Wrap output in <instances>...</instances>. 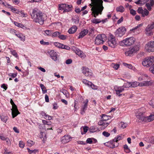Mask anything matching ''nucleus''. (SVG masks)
Listing matches in <instances>:
<instances>
[{"instance_id":"30","label":"nucleus","mask_w":154,"mask_h":154,"mask_svg":"<svg viewBox=\"0 0 154 154\" xmlns=\"http://www.w3.org/2000/svg\"><path fill=\"white\" fill-rule=\"evenodd\" d=\"M154 5V2L153 1H151L149 3H147L146 4V6L148 10H151V7Z\"/></svg>"},{"instance_id":"39","label":"nucleus","mask_w":154,"mask_h":154,"mask_svg":"<svg viewBox=\"0 0 154 154\" xmlns=\"http://www.w3.org/2000/svg\"><path fill=\"white\" fill-rule=\"evenodd\" d=\"M1 118L2 121L6 123L8 119V117L6 116H4L3 115L1 116Z\"/></svg>"},{"instance_id":"45","label":"nucleus","mask_w":154,"mask_h":154,"mask_svg":"<svg viewBox=\"0 0 154 154\" xmlns=\"http://www.w3.org/2000/svg\"><path fill=\"white\" fill-rule=\"evenodd\" d=\"M82 82L85 85L89 86L91 84V82L89 81L86 79H83Z\"/></svg>"},{"instance_id":"49","label":"nucleus","mask_w":154,"mask_h":154,"mask_svg":"<svg viewBox=\"0 0 154 154\" xmlns=\"http://www.w3.org/2000/svg\"><path fill=\"white\" fill-rule=\"evenodd\" d=\"M89 86L91 87L92 89L94 90H97L98 88V86L94 85L92 82L91 84Z\"/></svg>"},{"instance_id":"56","label":"nucleus","mask_w":154,"mask_h":154,"mask_svg":"<svg viewBox=\"0 0 154 154\" xmlns=\"http://www.w3.org/2000/svg\"><path fill=\"white\" fill-rule=\"evenodd\" d=\"M102 134L104 136L106 137H108L110 135V134L109 133L106 131H103L102 133Z\"/></svg>"},{"instance_id":"5","label":"nucleus","mask_w":154,"mask_h":154,"mask_svg":"<svg viewBox=\"0 0 154 154\" xmlns=\"http://www.w3.org/2000/svg\"><path fill=\"white\" fill-rule=\"evenodd\" d=\"M154 62V57L150 56L144 59L142 62L143 65L147 67H149Z\"/></svg>"},{"instance_id":"4","label":"nucleus","mask_w":154,"mask_h":154,"mask_svg":"<svg viewBox=\"0 0 154 154\" xmlns=\"http://www.w3.org/2000/svg\"><path fill=\"white\" fill-rule=\"evenodd\" d=\"M135 40V38L133 37L127 38L120 42V45L122 46H130L133 44Z\"/></svg>"},{"instance_id":"59","label":"nucleus","mask_w":154,"mask_h":154,"mask_svg":"<svg viewBox=\"0 0 154 154\" xmlns=\"http://www.w3.org/2000/svg\"><path fill=\"white\" fill-rule=\"evenodd\" d=\"M142 26H143V24L142 23L139 24L136 27H134V28L132 29H131V30L132 31H133L134 30H135L136 29H139L140 27H141Z\"/></svg>"},{"instance_id":"13","label":"nucleus","mask_w":154,"mask_h":154,"mask_svg":"<svg viewBox=\"0 0 154 154\" xmlns=\"http://www.w3.org/2000/svg\"><path fill=\"white\" fill-rule=\"evenodd\" d=\"M140 75L138 78V80L140 81H142L143 80H149V77L146 74L140 73L139 74Z\"/></svg>"},{"instance_id":"11","label":"nucleus","mask_w":154,"mask_h":154,"mask_svg":"<svg viewBox=\"0 0 154 154\" xmlns=\"http://www.w3.org/2000/svg\"><path fill=\"white\" fill-rule=\"evenodd\" d=\"M82 72L87 76L90 77L92 75L91 70L85 67H83L82 68Z\"/></svg>"},{"instance_id":"18","label":"nucleus","mask_w":154,"mask_h":154,"mask_svg":"<svg viewBox=\"0 0 154 154\" xmlns=\"http://www.w3.org/2000/svg\"><path fill=\"white\" fill-rule=\"evenodd\" d=\"M144 119V121H142V122H149L152 121L154 120V115H150L149 116H145Z\"/></svg>"},{"instance_id":"60","label":"nucleus","mask_w":154,"mask_h":154,"mask_svg":"<svg viewBox=\"0 0 154 154\" xmlns=\"http://www.w3.org/2000/svg\"><path fill=\"white\" fill-rule=\"evenodd\" d=\"M11 54L15 57H18L17 53L15 51L13 50L11 51Z\"/></svg>"},{"instance_id":"63","label":"nucleus","mask_w":154,"mask_h":154,"mask_svg":"<svg viewBox=\"0 0 154 154\" xmlns=\"http://www.w3.org/2000/svg\"><path fill=\"white\" fill-rule=\"evenodd\" d=\"M149 103L150 105L153 107L154 106V99H152L150 101Z\"/></svg>"},{"instance_id":"43","label":"nucleus","mask_w":154,"mask_h":154,"mask_svg":"<svg viewBox=\"0 0 154 154\" xmlns=\"http://www.w3.org/2000/svg\"><path fill=\"white\" fill-rule=\"evenodd\" d=\"M127 125L128 124L127 123L123 122H121L119 124V125L121 126V128L123 129L126 128L127 127Z\"/></svg>"},{"instance_id":"14","label":"nucleus","mask_w":154,"mask_h":154,"mask_svg":"<svg viewBox=\"0 0 154 154\" xmlns=\"http://www.w3.org/2000/svg\"><path fill=\"white\" fill-rule=\"evenodd\" d=\"M114 90L116 91V94L119 96H120L122 94H120V93L123 91L124 90V88L123 87H118L117 86H115L114 87Z\"/></svg>"},{"instance_id":"62","label":"nucleus","mask_w":154,"mask_h":154,"mask_svg":"<svg viewBox=\"0 0 154 154\" xmlns=\"http://www.w3.org/2000/svg\"><path fill=\"white\" fill-rule=\"evenodd\" d=\"M19 146L21 148H23L24 146V144L23 141H20L19 142Z\"/></svg>"},{"instance_id":"64","label":"nucleus","mask_w":154,"mask_h":154,"mask_svg":"<svg viewBox=\"0 0 154 154\" xmlns=\"http://www.w3.org/2000/svg\"><path fill=\"white\" fill-rule=\"evenodd\" d=\"M149 141L151 143L154 144V138L153 137H151L149 139Z\"/></svg>"},{"instance_id":"36","label":"nucleus","mask_w":154,"mask_h":154,"mask_svg":"<svg viewBox=\"0 0 154 154\" xmlns=\"http://www.w3.org/2000/svg\"><path fill=\"white\" fill-rule=\"evenodd\" d=\"M89 130L91 132H94L97 131L98 130V128L94 126H91Z\"/></svg>"},{"instance_id":"58","label":"nucleus","mask_w":154,"mask_h":154,"mask_svg":"<svg viewBox=\"0 0 154 154\" xmlns=\"http://www.w3.org/2000/svg\"><path fill=\"white\" fill-rule=\"evenodd\" d=\"M135 3L137 4L140 5H143L144 4V2L141 0H138L136 2H135Z\"/></svg>"},{"instance_id":"33","label":"nucleus","mask_w":154,"mask_h":154,"mask_svg":"<svg viewBox=\"0 0 154 154\" xmlns=\"http://www.w3.org/2000/svg\"><path fill=\"white\" fill-rule=\"evenodd\" d=\"M120 65L119 64L112 63L111 65V66L115 70H117L119 68Z\"/></svg>"},{"instance_id":"23","label":"nucleus","mask_w":154,"mask_h":154,"mask_svg":"<svg viewBox=\"0 0 154 154\" xmlns=\"http://www.w3.org/2000/svg\"><path fill=\"white\" fill-rule=\"evenodd\" d=\"M75 53L81 58H84L85 57V55L84 53L79 49H76Z\"/></svg>"},{"instance_id":"27","label":"nucleus","mask_w":154,"mask_h":154,"mask_svg":"<svg viewBox=\"0 0 154 154\" xmlns=\"http://www.w3.org/2000/svg\"><path fill=\"white\" fill-rule=\"evenodd\" d=\"M15 35L19 38L21 40L23 41H25V36L23 34L18 32L17 34H15Z\"/></svg>"},{"instance_id":"34","label":"nucleus","mask_w":154,"mask_h":154,"mask_svg":"<svg viewBox=\"0 0 154 154\" xmlns=\"http://www.w3.org/2000/svg\"><path fill=\"white\" fill-rule=\"evenodd\" d=\"M132 50L131 48L128 51L125 52V55L127 56H131L133 53H134Z\"/></svg>"},{"instance_id":"40","label":"nucleus","mask_w":154,"mask_h":154,"mask_svg":"<svg viewBox=\"0 0 154 154\" xmlns=\"http://www.w3.org/2000/svg\"><path fill=\"white\" fill-rule=\"evenodd\" d=\"M48 36H51L52 30H46L44 31Z\"/></svg>"},{"instance_id":"28","label":"nucleus","mask_w":154,"mask_h":154,"mask_svg":"<svg viewBox=\"0 0 154 154\" xmlns=\"http://www.w3.org/2000/svg\"><path fill=\"white\" fill-rule=\"evenodd\" d=\"M41 114L42 116H44V118L46 120H50L52 119V117L51 116L46 114L45 112L42 111L41 112Z\"/></svg>"},{"instance_id":"51","label":"nucleus","mask_w":154,"mask_h":154,"mask_svg":"<svg viewBox=\"0 0 154 154\" xmlns=\"http://www.w3.org/2000/svg\"><path fill=\"white\" fill-rule=\"evenodd\" d=\"M27 143L28 146H31L34 144V142L31 140H28L27 141Z\"/></svg>"},{"instance_id":"16","label":"nucleus","mask_w":154,"mask_h":154,"mask_svg":"<svg viewBox=\"0 0 154 154\" xmlns=\"http://www.w3.org/2000/svg\"><path fill=\"white\" fill-rule=\"evenodd\" d=\"M110 123V122H106V121L100 120L98 122V125L101 126V128L103 129H104L108 126Z\"/></svg>"},{"instance_id":"61","label":"nucleus","mask_w":154,"mask_h":154,"mask_svg":"<svg viewBox=\"0 0 154 154\" xmlns=\"http://www.w3.org/2000/svg\"><path fill=\"white\" fill-rule=\"evenodd\" d=\"M94 139V138H88L86 140V142L87 143L91 144L92 143V139Z\"/></svg>"},{"instance_id":"44","label":"nucleus","mask_w":154,"mask_h":154,"mask_svg":"<svg viewBox=\"0 0 154 154\" xmlns=\"http://www.w3.org/2000/svg\"><path fill=\"white\" fill-rule=\"evenodd\" d=\"M54 44L55 46L59 48H62L63 47L62 46H63V44L57 42H54Z\"/></svg>"},{"instance_id":"32","label":"nucleus","mask_w":154,"mask_h":154,"mask_svg":"<svg viewBox=\"0 0 154 154\" xmlns=\"http://www.w3.org/2000/svg\"><path fill=\"white\" fill-rule=\"evenodd\" d=\"M131 86L133 87H136L138 86H140V83L137 82H131Z\"/></svg>"},{"instance_id":"25","label":"nucleus","mask_w":154,"mask_h":154,"mask_svg":"<svg viewBox=\"0 0 154 154\" xmlns=\"http://www.w3.org/2000/svg\"><path fill=\"white\" fill-rule=\"evenodd\" d=\"M137 11L138 13L141 14L143 17L147 16L149 13L148 10H137Z\"/></svg>"},{"instance_id":"29","label":"nucleus","mask_w":154,"mask_h":154,"mask_svg":"<svg viewBox=\"0 0 154 154\" xmlns=\"http://www.w3.org/2000/svg\"><path fill=\"white\" fill-rule=\"evenodd\" d=\"M92 14L95 17H96L99 14H101L102 10H92Z\"/></svg>"},{"instance_id":"22","label":"nucleus","mask_w":154,"mask_h":154,"mask_svg":"<svg viewBox=\"0 0 154 154\" xmlns=\"http://www.w3.org/2000/svg\"><path fill=\"white\" fill-rule=\"evenodd\" d=\"M88 32V30L87 29H84L82 31L79 33V35L78 37V38H83Z\"/></svg>"},{"instance_id":"19","label":"nucleus","mask_w":154,"mask_h":154,"mask_svg":"<svg viewBox=\"0 0 154 154\" xmlns=\"http://www.w3.org/2000/svg\"><path fill=\"white\" fill-rule=\"evenodd\" d=\"M0 4L3 5L7 8L11 10H15V9L10 5L8 4L4 0H0Z\"/></svg>"},{"instance_id":"17","label":"nucleus","mask_w":154,"mask_h":154,"mask_svg":"<svg viewBox=\"0 0 154 154\" xmlns=\"http://www.w3.org/2000/svg\"><path fill=\"white\" fill-rule=\"evenodd\" d=\"M71 138L69 135H64L61 139V142L63 143H66L71 141Z\"/></svg>"},{"instance_id":"24","label":"nucleus","mask_w":154,"mask_h":154,"mask_svg":"<svg viewBox=\"0 0 154 154\" xmlns=\"http://www.w3.org/2000/svg\"><path fill=\"white\" fill-rule=\"evenodd\" d=\"M77 29V27L75 26H73L68 30L69 34H72L75 33Z\"/></svg>"},{"instance_id":"10","label":"nucleus","mask_w":154,"mask_h":154,"mask_svg":"<svg viewBox=\"0 0 154 154\" xmlns=\"http://www.w3.org/2000/svg\"><path fill=\"white\" fill-rule=\"evenodd\" d=\"M108 45L112 48H115L117 46V43L114 37H111L107 41Z\"/></svg>"},{"instance_id":"2","label":"nucleus","mask_w":154,"mask_h":154,"mask_svg":"<svg viewBox=\"0 0 154 154\" xmlns=\"http://www.w3.org/2000/svg\"><path fill=\"white\" fill-rule=\"evenodd\" d=\"M91 2L89 6L91 8V10H103L102 0H91Z\"/></svg>"},{"instance_id":"50","label":"nucleus","mask_w":154,"mask_h":154,"mask_svg":"<svg viewBox=\"0 0 154 154\" xmlns=\"http://www.w3.org/2000/svg\"><path fill=\"white\" fill-rule=\"evenodd\" d=\"M123 65L125 66L130 69H132L133 66L131 64H127L126 63H123Z\"/></svg>"},{"instance_id":"55","label":"nucleus","mask_w":154,"mask_h":154,"mask_svg":"<svg viewBox=\"0 0 154 154\" xmlns=\"http://www.w3.org/2000/svg\"><path fill=\"white\" fill-rule=\"evenodd\" d=\"M88 102V100H87V101L86 103H85L84 105H83L82 109L83 112L85 111V110L87 108V103Z\"/></svg>"},{"instance_id":"42","label":"nucleus","mask_w":154,"mask_h":154,"mask_svg":"<svg viewBox=\"0 0 154 154\" xmlns=\"http://www.w3.org/2000/svg\"><path fill=\"white\" fill-rule=\"evenodd\" d=\"M122 139V136H118L117 137H115L113 139V141L117 142L119 140H120Z\"/></svg>"},{"instance_id":"20","label":"nucleus","mask_w":154,"mask_h":154,"mask_svg":"<svg viewBox=\"0 0 154 154\" xmlns=\"http://www.w3.org/2000/svg\"><path fill=\"white\" fill-rule=\"evenodd\" d=\"M114 141H111L107 142H106L104 143V144L111 148H113L117 146V144L115 145L114 143Z\"/></svg>"},{"instance_id":"46","label":"nucleus","mask_w":154,"mask_h":154,"mask_svg":"<svg viewBox=\"0 0 154 154\" xmlns=\"http://www.w3.org/2000/svg\"><path fill=\"white\" fill-rule=\"evenodd\" d=\"M92 23L95 24H97L101 22V20L98 19L94 18L92 21Z\"/></svg>"},{"instance_id":"47","label":"nucleus","mask_w":154,"mask_h":154,"mask_svg":"<svg viewBox=\"0 0 154 154\" xmlns=\"http://www.w3.org/2000/svg\"><path fill=\"white\" fill-rule=\"evenodd\" d=\"M60 92H62L65 95L66 97H68V92L66 90L62 89L60 91Z\"/></svg>"},{"instance_id":"26","label":"nucleus","mask_w":154,"mask_h":154,"mask_svg":"<svg viewBox=\"0 0 154 154\" xmlns=\"http://www.w3.org/2000/svg\"><path fill=\"white\" fill-rule=\"evenodd\" d=\"M140 47V43L138 42L134 47L132 48L131 49L135 53L139 50Z\"/></svg>"},{"instance_id":"54","label":"nucleus","mask_w":154,"mask_h":154,"mask_svg":"<svg viewBox=\"0 0 154 154\" xmlns=\"http://www.w3.org/2000/svg\"><path fill=\"white\" fill-rule=\"evenodd\" d=\"M149 70L151 72L154 74V63L150 67Z\"/></svg>"},{"instance_id":"35","label":"nucleus","mask_w":154,"mask_h":154,"mask_svg":"<svg viewBox=\"0 0 154 154\" xmlns=\"http://www.w3.org/2000/svg\"><path fill=\"white\" fill-rule=\"evenodd\" d=\"M40 86L42 89V93L44 94L46 93L47 92V90L45 86L43 84H40Z\"/></svg>"},{"instance_id":"6","label":"nucleus","mask_w":154,"mask_h":154,"mask_svg":"<svg viewBox=\"0 0 154 154\" xmlns=\"http://www.w3.org/2000/svg\"><path fill=\"white\" fill-rule=\"evenodd\" d=\"M105 37L106 36L105 34L98 35L95 39V44L97 45L103 44L104 41Z\"/></svg>"},{"instance_id":"3","label":"nucleus","mask_w":154,"mask_h":154,"mask_svg":"<svg viewBox=\"0 0 154 154\" xmlns=\"http://www.w3.org/2000/svg\"><path fill=\"white\" fill-rule=\"evenodd\" d=\"M145 111V109L144 107H142L139 109L136 112V116L137 118L138 119L139 122H142V121H144V117L145 116H143V115Z\"/></svg>"},{"instance_id":"15","label":"nucleus","mask_w":154,"mask_h":154,"mask_svg":"<svg viewBox=\"0 0 154 154\" xmlns=\"http://www.w3.org/2000/svg\"><path fill=\"white\" fill-rule=\"evenodd\" d=\"M48 53L52 60L54 61H56L57 60V53L55 51L53 50H51Z\"/></svg>"},{"instance_id":"1","label":"nucleus","mask_w":154,"mask_h":154,"mask_svg":"<svg viewBox=\"0 0 154 154\" xmlns=\"http://www.w3.org/2000/svg\"><path fill=\"white\" fill-rule=\"evenodd\" d=\"M38 10H33L31 13V15L34 21L36 23H38L40 25H42L44 20L46 19V15L44 13Z\"/></svg>"},{"instance_id":"37","label":"nucleus","mask_w":154,"mask_h":154,"mask_svg":"<svg viewBox=\"0 0 154 154\" xmlns=\"http://www.w3.org/2000/svg\"><path fill=\"white\" fill-rule=\"evenodd\" d=\"M13 12L14 13H19V15L21 16L24 17L25 15L24 12L22 10L19 11L18 10H12Z\"/></svg>"},{"instance_id":"12","label":"nucleus","mask_w":154,"mask_h":154,"mask_svg":"<svg viewBox=\"0 0 154 154\" xmlns=\"http://www.w3.org/2000/svg\"><path fill=\"white\" fill-rule=\"evenodd\" d=\"M58 6L59 10H68L72 8L71 5H68L65 4H59Z\"/></svg>"},{"instance_id":"52","label":"nucleus","mask_w":154,"mask_h":154,"mask_svg":"<svg viewBox=\"0 0 154 154\" xmlns=\"http://www.w3.org/2000/svg\"><path fill=\"white\" fill-rule=\"evenodd\" d=\"M59 38L62 40H64L66 39V36L63 35H58Z\"/></svg>"},{"instance_id":"38","label":"nucleus","mask_w":154,"mask_h":154,"mask_svg":"<svg viewBox=\"0 0 154 154\" xmlns=\"http://www.w3.org/2000/svg\"><path fill=\"white\" fill-rule=\"evenodd\" d=\"M14 24L15 26H17L19 27H20L23 29L25 27L22 24L18 23L16 22H14Z\"/></svg>"},{"instance_id":"21","label":"nucleus","mask_w":154,"mask_h":154,"mask_svg":"<svg viewBox=\"0 0 154 154\" xmlns=\"http://www.w3.org/2000/svg\"><path fill=\"white\" fill-rule=\"evenodd\" d=\"M152 82L150 81V79L149 81H144L140 83V87L147 86L151 85Z\"/></svg>"},{"instance_id":"9","label":"nucleus","mask_w":154,"mask_h":154,"mask_svg":"<svg viewBox=\"0 0 154 154\" xmlns=\"http://www.w3.org/2000/svg\"><path fill=\"white\" fill-rule=\"evenodd\" d=\"M145 48L149 52L154 51V41L149 42L145 45Z\"/></svg>"},{"instance_id":"31","label":"nucleus","mask_w":154,"mask_h":154,"mask_svg":"<svg viewBox=\"0 0 154 154\" xmlns=\"http://www.w3.org/2000/svg\"><path fill=\"white\" fill-rule=\"evenodd\" d=\"M111 117L110 116H108L105 114H103L102 116V120L101 121H106L111 119Z\"/></svg>"},{"instance_id":"48","label":"nucleus","mask_w":154,"mask_h":154,"mask_svg":"<svg viewBox=\"0 0 154 154\" xmlns=\"http://www.w3.org/2000/svg\"><path fill=\"white\" fill-rule=\"evenodd\" d=\"M88 129V127L87 126H85L83 128L84 132L81 131V134L83 135L85 134L87 131Z\"/></svg>"},{"instance_id":"41","label":"nucleus","mask_w":154,"mask_h":154,"mask_svg":"<svg viewBox=\"0 0 154 154\" xmlns=\"http://www.w3.org/2000/svg\"><path fill=\"white\" fill-rule=\"evenodd\" d=\"M131 83L130 82H126L125 83L123 86H122L123 88H128L131 86Z\"/></svg>"},{"instance_id":"53","label":"nucleus","mask_w":154,"mask_h":154,"mask_svg":"<svg viewBox=\"0 0 154 154\" xmlns=\"http://www.w3.org/2000/svg\"><path fill=\"white\" fill-rule=\"evenodd\" d=\"M60 34V33L58 32H55L52 34L51 36L53 37H55L57 36H58Z\"/></svg>"},{"instance_id":"57","label":"nucleus","mask_w":154,"mask_h":154,"mask_svg":"<svg viewBox=\"0 0 154 154\" xmlns=\"http://www.w3.org/2000/svg\"><path fill=\"white\" fill-rule=\"evenodd\" d=\"M40 43L41 44L43 45H49V43L48 42H45L43 40L40 41Z\"/></svg>"},{"instance_id":"8","label":"nucleus","mask_w":154,"mask_h":154,"mask_svg":"<svg viewBox=\"0 0 154 154\" xmlns=\"http://www.w3.org/2000/svg\"><path fill=\"white\" fill-rule=\"evenodd\" d=\"M125 28L124 27H121L118 29L115 32V35L117 37H122L125 34Z\"/></svg>"},{"instance_id":"7","label":"nucleus","mask_w":154,"mask_h":154,"mask_svg":"<svg viewBox=\"0 0 154 154\" xmlns=\"http://www.w3.org/2000/svg\"><path fill=\"white\" fill-rule=\"evenodd\" d=\"M10 102L12 105V108L11 109L12 117L13 118H14L18 114H20V113L17 109V106L14 103V102L11 99Z\"/></svg>"}]
</instances>
